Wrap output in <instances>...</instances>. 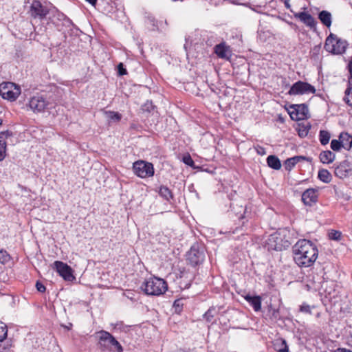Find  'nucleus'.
<instances>
[{"mask_svg": "<svg viewBox=\"0 0 352 352\" xmlns=\"http://www.w3.org/2000/svg\"><path fill=\"white\" fill-rule=\"evenodd\" d=\"M294 260L300 267L311 266L318 256L316 245L307 239L299 240L292 248Z\"/></svg>", "mask_w": 352, "mask_h": 352, "instance_id": "1", "label": "nucleus"}, {"mask_svg": "<svg viewBox=\"0 0 352 352\" xmlns=\"http://www.w3.org/2000/svg\"><path fill=\"white\" fill-rule=\"evenodd\" d=\"M292 244V237L288 231L279 230L269 236L267 246L269 250L283 251Z\"/></svg>", "mask_w": 352, "mask_h": 352, "instance_id": "2", "label": "nucleus"}, {"mask_svg": "<svg viewBox=\"0 0 352 352\" xmlns=\"http://www.w3.org/2000/svg\"><path fill=\"white\" fill-rule=\"evenodd\" d=\"M140 289L148 296H160L168 290V283L164 279L153 276L144 281Z\"/></svg>", "mask_w": 352, "mask_h": 352, "instance_id": "3", "label": "nucleus"}, {"mask_svg": "<svg viewBox=\"0 0 352 352\" xmlns=\"http://www.w3.org/2000/svg\"><path fill=\"white\" fill-rule=\"evenodd\" d=\"M347 43L338 38L336 34L331 33L326 38L324 48L333 54H342L346 51Z\"/></svg>", "mask_w": 352, "mask_h": 352, "instance_id": "4", "label": "nucleus"}, {"mask_svg": "<svg viewBox=\"0 0 352 352\" xmlns=\"http://www.w3.org/2000/svg\"><path fill=\"white\" fill-rule=\"evenodd\" d=\"M205 256L203 245L199 243H195L186 253V261L190 265L195 267L203 263Z\"/></svg>", "mask_w": 352, "mask_h": 352, "instance_id": "5", "label": "nucleus"}, {"mask_svg": "<svg viewBox=\"0 0 352 352\" xmlns=\"http://www.w3.org/2000/svg\"><path fill=\"white\" fill-rule=\"evenodd\" d=\"M197 159L192 160L191 155H182V161L186 165L190 166L193 169L200 170L208 173H214L217 168L213 164H207L204 162V159L199 155H197Z\"/></svg>", "mask_w": 352, "mask_h": 352, "instance_id": "6", "label": "nucleus"}, {"mask_svg": "<svg viewBox=\"0 0 352 352\" xmlns=\"http://www.w3.org/2000/svg\"><path fill=\"white\" fill-rule=\"evenodd\" d=\"M133 170L135 175L140 178L151 177L154 175L153 164L144 160H138L133 164Z\"/></svg>", "mask_w": 352, "mask_h": 352, "instance_id": "7", "label": "nucleus"}, {"mask_svg": "<svg viewBox=\"0 0 352 352\" xmlns=\"http://www.w3.org/2000/svg\"><path fill=\"white\" fill-rule=\"evenodd\" d=\"M20 94V87L13 82H6L0 85V95L3 99L14 101Z\"/></svg>", "mask_w": 352, "mask_h": 352, "instance_id": "8", "label": "nucleus"}, {"mask_svg": "<svg viewBox=\"0 0 352 352\" xmlns=\"http://www.w3.org/2000/svg\"><path fill=\"white\" fill-rule=\"evenodd\" d=\"M316 91V88L311 84L307 82L298 80L291 86L287 94L290 96L304 95L315 94Z\"/></svg>", "mask_w": 352, "mask_h": 352, "instance_id": "9", "label": "nucleus"}, {"mask_svg": "<svg viewBox=\"0 0 352 352\" xmlns=\"http://www.w3.org/2000/svg\"><path fill=\"white\" fill-rule=\"evenodd\" d=\"M288 113L293 120H302L309 117L308 106L305 103L291 104Z\"/></svg>", "mask_w": 352, "mask_h": 352, "instance_id": "10", "label": "nucleus"}, {"mask_svg": "<svg viewBox=\"0 0 352 352\" xmlns=\"http://www.w3.org/2000/svg\"><path fill=\"white\" fill-rule=\"evenodd\" d=\"M50 104V103L47 100V98L41 94H36L30 98L28 103L30 109L34 113L43 112L49 108Z\"/></svg>", "mask_w": 352, "mask_h": 352, "instance_id": "11", "label": "nucleus"}, {"mask_svg": "<svg viewBox=\"0 0 352 352\" xmlns=\"http://www.w3.org/2000/svg\"><path fill=\"white\" fill-rule=\"evenodd\" d=\"M324 269L320 266L316 268L311 274L308 276V281L311 283L312 287L315 289H320L322 287V284L326 281Z\"/></svg>", "mask_w": 352, "mask_h": 352, "instance_id": "12", "label": "nucleus"}, {"mask_svg": "<svg viewBox=\"0 0 352 352\" xmlns=\"http://www.w3.org/2000/svg\"><path fill=\"white\" fill-rule=\"evenodd\" d=\"M54 267L58 274L66 281L72 282L75 280V276L73 274L72 268L60 261H56L54 263Z\"/></svg>", "mask_w": 352, "mask_h": 352, "instance_id": "13", "label": "nucleus"}, {"mask_svg": "<svg viewBox=\"0 0 352 352\" xmlns=\"http://www.w3.org/2000/svg\"><path fill=\"white\" fill-rule=\"evenodd\" d=\"M49 13L48 9L38 0H34L30 6V14L34 18L44 19Z\"/></svg>", "mask_w": 352, "mask_h": 352, "instance_id": "14", "label": "nucleus"}, {"mask_svg": "<svg viewBox=\"0 0 352 352\" xmlns=\"http://www.w3.org/2000/svg\"><path fill=\"white\" fill-rule=\"evenodd\" d=\"M335 175L342 179L352 175V160L346 159L340 162L335 168Z\"/></svg>", "mask_w": 352, "mask_h": 352, "instance_id": "15", "label": "nucleus"}, {"mask_svg": "<svg viewBox=\"0 0 352 352\" xmlns=\"http://www.w3.org/2000/svg\"><path fill=\"white\" fill-rule=\"evenodd\" d=\"M318 190L316 188H308L302 194V201L305 206H311L318 202Z\"/></svg>", "mask_w": 352, "mask_h": 352, "instance_id": "16", "label": "nucleus"}, {"mask_svg": "<svg viewBox=\"0 0 352 352\" xmlns=\"http://www.w3.org/2000/svg\"><path fill=\"white\" fill-rule=\"evenodd\" d=\"M100 334L98 345L101 351H104L109 349V346L111 345V338L109 337H113L109 332L101 330L98 332Z\"/></svg>", "mask_w": 352, "mask_h": 352, "instance_id": "17", "label": "nucleus"}, {"mask_svg": "<svg viewBox=\"0 0 352 352\" xmlns=\"http://www.w3.org/2000/svg\"><path fill=\"white\" fill-rule=\"evenodd\" d=\"M295 16L299 19L304 24L309 27L311 29H316L317 22L315 19L308 12H300L296 13Z\"/></svg>", "mask_w": 352, "mask_h": 352, "instance_id": "18", "label": "nucleus"}, {"mask_svg": "<svg viewBox=\"0 0 352 352\" xmlns=\"http://www.w3.org/2000/svg\"><path fill=\"white\" fill-rule=\"evenodd\" d=\"M245 300L252 307L255 311H259L261 309L262 299L260 296H252L250 294L244 296Z\"/></svg>", "mask_w": 352, "mask_h": 352, "instance_id": "19", "label": "nucleus"}, {"mask_svg": "<svg viewBox=\"0 0 352 352\" xmlns=\"http://www.w3.org/2000/svg\"><path fill=\"white\" fill-rule=\"evenodd\" d=\"M318 19L327 28H330L332 23L331 14L327 10H322L318 13Z\"/></svg>", "mask_w": 352, "mask_h": 352, "instance_id": "20", "label": "nucleus"}, {"mask_svg": "<svg viewBox=\"0 0 352 352\" xmlns=\"http://www.w3.org/2000/svg\"><path fill=\"white\" fill-rule=\"evenodd\" d=\"M228 50L229 47L225 44V43L217 44L214 47V53L221 58H228L227 54Z\"/></svg>", "mask_w": 352, "mask_h": 352, "instance_id": "21", "label": "nucleus"}, {"mask_svg": "<svg viewBox=\"0 0 352 352\" xmlns=\"http://www.w3.org/2000/svg\"><path fill=\"white\" fill-rule=\"evenodd\" d=\"M267 166L274 170H280L281 168V162L277 155H267L266 160Z\"/></svg>", "mask_w": 352, "mask_h": 352, "instance_id": "22", "label": "nucleus"}, {"mask_svg": "<svg viewBox=\"0 0 352 352\" xmlns=\"http://www.w3.org/2000/svg\"><path fill=\"white\" fill-rule=\"evenodd\" d=\"M340 139L342 142V146L346 151H349L352 147V136L348 133H341Z\"/></svg>", "mask_w": 352, "mask_h": 352, "instance_id": "23", "label": "nucleus"}, {"mask_svg": "<svg viewBox=\"0 0 352 352\" xmlns=\"http://www.w3.org/2000/svg\"><path fill=\"white\" fill-rule=\"evenodd\" d=\"M300 158L298 155H294L293 157L287 159L283 163L285 170L290 171L297 163L300 162Z\"/></svg>", "mask_w": 352, "mask_h": 352, "instance_id": "24", "label": "nucleus"}, {"mask_svg": "<svg viewBox=\"0 0 352 352\" xmlns=\"http://www.w3.org/2000/svg\"><path fill=\"white\" fill-rule=\"evenodd\" d=\"M159 195L167 201L173 198V195L171 190L166 186H161L159 190Z\"/></svg>", "mask_w": 352, "mask_h": 352, "instance_id": "25", "label": "nucleus"}, {"mask_svg": "<svg viewBox=\"0 0 352 352\" xmlns=\"http://www.w3.org/2000/svg\"><path fill=\"white\" fill-rule=\"evenodd\" d=\"M217 314L215 307H210L203 315V318L207 322H212V320L215 315Z\"/></svg>", "mask_w": 352, "mask_h": 352, "instance_id": "26", "label": "nucleus"}, {"mask_svg": "<svg viewBox=\"0 0 352 352\" xmlns=\"http://www.w3.org/2000/svg\"><path fill=\"white\" fill-rule=\"evenodd\" d=\"M319 179L324 183H329L331 181L332 176L326 169L320 170L318 175Z\"/></svg>", "mask_w": 352, "mask_h": 352, "instance_id": "27", "label": "nucleus"}, {"mask_svg": "<svg viewBox=\"0 0 352 352\" xmlns=\"http://www.w3.org/2000/svg\"><path fill=\"white\" fill-rule=\"evenodd\" d=\"M268 311L270 314V318L272 320L274 321H278L281 320V317L280 315V311L278 309H275L272 307V305H270L268 306Z\"/></svg>", "mask_w": 352, "mask_h": 352, "instance_id": "28", "label": "nucleus"}, {"mask_svg": "<svg viewBox=\"0 0 352 352\" xmlns=\"http://www.w3.org/2000/svg\"><path fill=\"white\" fill-rule=\"evenodd\" d=\"M12 259L10 254L3 249L0 250V263L5 265L8 263Z\"/></svg>", "mask_w": 352, "mask_h": 352, "instance_id": "29", "label": "nucleus"}, {"mask_svg": "<svg viewBox=\"0 0 352 352\" xmlns=\"http://www.w3.org/2000/svg\"><path fill=\"white\" fill-rule=\"evenodd\" d=\"M173 307L175 313L180 314L183 311L184 299L183 298L176 299L173 302Z\"/></svg>", "mask_w": 352, "mask_h": 352, "instance_id": "30", "label": "nucleus"}, {"mask_svg": "<svg viewBox=\"0 0 352 352\" xmlns=\"http://www.w3.org/2000/svg\"><path fill=\"white\" fill-rule=\"evenodd\" d=\"M319 138H320V143L322 145H326L327 144L329 143V141L330 140L331 135H330V133L328 131H324V130H321L320 131Z\"/></svg>", "mask_w": 352, "mask_h": 352, "instance_id": "31", "label": "nucleus"}, {"mask_svg": "<svg viewBox=\"0 0 352 352\" xmlns=\"http://www.w3.org/2000/svg\"><path fill=\"white\" fill-rule=\"evenodd\" d=\"M8 336V327L6 323L0 320V342L4 341Z\"/></svg>", "mask_w": 352, "mask_h": 352, "instance_id": "32", "label": "nucleus"}, {"mask_svg": "<svg viewBox=\"0 0 352 352\" xmlns=\"http://www.w3.org/2000/svg\"><path fill=\"white\" fill-rule=\"evenodd\" d=\"M329 238L331 240L339 241L342 239V232L338 230H331L329 232Z\"/></svg>", "mask_w": 352, "mask_h": 352, "instance_id": "33", "label": "nucleus"}, {"mask_svg": "<svg viewBox=\"0 0 352 352\" xmlns=\"http://www.w3.org/2000/svg\"><path fill=\"white\" fill-rule=\"evenodd\" d=\"M105 113L108 115V118L110 120L116 122L120 121L122 118V115L118 112L108 111H106Z\"/></svg>", "mask_w": 352, "mask_h": 352, "instance_id": "34", "label": "nucleus"}, {"mask_svg": "<svg viewBox=\"0 0 352 352\" xmlns=\"http://www.w3.org/2000/svg\"><path fill=\"white\" fill-rule=\"evenodd\" d=\"M111 338V345L115 348L117 352H123V347L121 344L116 339L115 337H109Z\"/></svg>", "mask_w": 352, "mask_h": 352, "instance_id": "35", "label": "nucleus"}, {"mask_svg": "<svg viewBox=\"0 0 352 352\" xmlns=\"http://www.w3.org/2000/svg\"><path fill=\"white\" fill-rule=\"evenodd\" d=\"M331 148L334 151H339L340 148H342L340 139L333 140L331 142Z\"/></svg>", "mask_w": 352, "mask_h": 352, "instance_id": "36", "label": "nucleus"}, {"mask_svg": "<svg viewBox=\"0 0 352 352\" xmlns=\"http://www.w3.org/2000/svg\"><path fill=\"white\" fill-rule=\"evenodd\" d=\"M57 18L58 20H63V25H70L72 24V21L71 19H69L68 17H67L64 14L58 12L57 13Z\"/></svg>", "mask_w": 352, "mask_h": 352, "instance_id": "37", "label": "nucleus"}, {"mask_svg": "<svg viewBox=\"0 0 352 352\" xmlns=\"http://www.w3.org/2000/svg\"><path fill=\"white\" fill-rule=\"evenodd\" d=\"M12 346V341H6L4 344H0V352H8Z\"/></svg>", "mask_w": 352, "mask_h": 352, "instance_id": "38", "label": "nucleus"}, {"mask_svg": "<svg viewBox=\"0 0 352 352\" xmlns=\"http://www.w3.org/2000/svg\"><path fill=\"white\" fill-rule=\"evenodd\" d=\"M320 45H315L310 51V56L311 58L316 59L320 54Z\"/></svg>", "mask_w": 352, "mask_h": 352, "instance_id": "39", "label": "nucleus"}, {"mask_svg": "<svg viewBox=\"0 0 352 352\" xmlns=\"http://www.w3.org/2000/svg\"><path fill=\"white\" fill-rule=\"evenodd\" d=\"M155 106L151 101H146L142 107V109L144 111L151 112L153 110Z\"/></svg>", "mask_w": 352, "mask_h": 352, "instance_id": "40", "label": "nucleus"}, {"mask_svg": "<svg viewBox=\"0 0 352 352\" xmlns=\"http://www.w3.org/2000/svg\"><path fill=\"white\" fill-rule=\"evenodd\" d=\"M322 163H331L334 161L336 155H319Z\"/></svg>", "mask_w": 352, "mask_h": 352, "instance_id": "41", "label": "nucleus"}, {"mask_svg": "<svg viewBox=\"0 0 352 352\" xmlns=\"http://www.w3.org/2000/svg\"><path fill=\"white\" fill-rule=\"evenodd\" d=\"M117 69H118V74L119 76H124V75L127 74V70L125 68V67L122 63H120L118 65Z\"/></svg>", "mask_w": 352, "mask_h": 352, "instance_id": "42", "label": "nucleus"}, {"mask_svg": "<svg viewBox=\"0 0 352 352\" xmlns=\"http://www.w3.org/2000/svg\"><path fill=\"white\" fill-rule=\"evenodd\" d=\"M283 341H286L285 339L283 338H278L276 340H275L274 342V349L278 352V349H281L283 347L284 345H282V342Z\"/></svg>", "mask_w": 352, "mask_h": 352, "instance_id": "43", "label": "nucleus"}, {"mask_svg": "<svg viewBox=\"0 0 352 352\" xmlns=\"http://www.w3.org/2000/svg\"><path fill=\"white\" fill-rule=\"evenodd\" d=\"M300 311L306 314H311V307L309 305L303 303L300 307Z\"/></svg>", "mask_w": 352, "mask_h": 352, "instance_id": "44", "label": "nucleus"}, {"mask_svg": "<svg viewBox=\"0 0 352 352\" xmlns=\"http://www.w3.org/2000/svg\"><path fill=\"white\" fill-rule=\"evenodd\" d=\"M6 140L0 137V154H6Z\"/></svg>", "mask_w": 352, "mask_h": 352, "instance_id": "45", "label": "nucleus"}, {"mask_svg": "<svg viewBox=\"0 0 352 352\" xmlns=\"http://www.w3.org/2000/svg\"><path fill=\"white\" fill-rule=\"evenodd\" d=\"M35 286L37 291L41 293H44L46 290L45 286L39 280L36 281Z\"/></svg>", "mask_w": 352, "mask_h": 352, "instance_id": "46", "label": "nucleus"}, {"mask_svg": "<svg viewBox=\"0 0 352 352\" xmlns=\"http://www.w3.org/2000/svg\"><path fill=\"white\" fill-rule=\"evenodd\" d=\"M343 100L349 106L352 107V92L349 93V95L345 94Z\"/></svg>", "mask_w": 352, "mask_h": 352, "instance_id": "47", "label": "nucleus"}, {"mask_svg": "<svg viewBox=\"0 0 352 352\" xmlns=\"http://www.w3.org/2000/svg\"><path fill=\"white\" fill-rule=\"evenodd\" d=\"M308 133V129L302 128V126H300L298 130V134L300 137L306 136Z\"/></svg>", "mask_w": 352, "mask_h": 352, "instance_id": "48", "label": "nucleus"}, {"mask_svg": "<svg viewBox=\"0 0 352 352\" xmlns=\"http://www.w3.org/2000/svg\"><path fill=\"white\" fill-rule=\"evenodd\" d=\"M282 345H284L283 348L278 349V352H289V346L287 344L286 341H283L282 342Z\"/></svg>", "mask_w": 352, "mask_h": 352, "instance_id": "49", "label": "nucleus"}, {"mask_svg": "<svg viewBox=\"0 0 352 352\" xmlns=\"http://www.w3.org/2000/svg\"><path fill=\"white\" fill-rule=\"evenodd\" d=\"M352 92V79H349L348 87L344 91V94L349 95V93Z\"/></svg>", "mask_w": 352, "mask_h": 352, "instance_id": "50", "label": "nucleus"}, {"mask_svg": "<svg viewBox=\"0 0 352 352\" xmlns=\"http://www.w3.org/2000/svg\"><path fill=\"white\" fill-rule=\"evenodd\" d=\"M347 68H348V70H349V79H352V57L350 59L348 65H347Z\"/></svg>", "mask_w": 352, "mask_h": 352, "instance_id": "51", "label": "nucleus"}, {"mask_svg": "<svg viewBox=\"0 0 352 352\" xmlns=\"http://www.w3.org/2000/svg\"><path fill=\"white\" fill-rule=\"evenodd\" d=\"M298 157H301L300 158V161H303V160H305V161H307V162H311L312 161V158L309 156H307V155H298Z\"/></svg>", "mask_w": 352, "mask_h": 352, "instance_id": "52", "label": "nucleus"}, {"mask_svg": "<svg viewBox=\"0 0 352 352\" xmlns=\"http://www.w3.org/2000/svg\"><path fill=\"white\" fill-rule=\"evenodd\" d=\"M333 352H352V351L349 349H346L345 348H338L335 350Z\"/></svg>", "mask_w": 352, "mask_h": 352, "instance_id": "53", "label": "nucleus"}, {"mask_svg": "<svg viewBox=\"0 0 352 352\" xmlns=\"http://www.w3.org/2000/svg\"><path fill=\"white\" fill-rule=\"evenodd\" d=\"M148 20L153 27L156 26L154 18L148 17Z\"/></svg>", "mask_w": 352, "mask_h": 352, "instance_id": "54", "label": "nucleus"}, {"mask_svg": "<svg viewBox=\"0 0 352 352\" xmlns=\"http://www.w3.org/2000/svg\"><path fill=\"white\" fill-rule=\"evenodd\" d=\"M85 1L94 6H95L97 3V0H85Z\"/></svg>", "mask_w": 352, "mask_h": 352, "instance_id": "55", "label": "nucleus"}, {"mask_svg": "<svg viewBox=\"0 0 352 352\" xmlns=\"http://www.w3.org/2000/svg\"><path fill=\"white\" fill-rule=\"evenodd\" d=\"M302 128L307 129L309 131L311 129V124L307 123L306 125H302Z\"/></svg>", "mask_w": 352, "mask_h": 352, "instance_id": "56", "label": "nucleus"}, {"mask_svg": "<svg viewBox=\"0 0 352 352\" xmlns=\"http://www.w3.org/2000/svg\"><path fill=\"white\" fill-rule=\"evenodd\" d=\"M320 154H325V155L329 154L330 155V154H333V153L331 151H324L321 152Z\"/></svg>", "mask_w": 352, "mask_h": 352, "instance_id": "57", "label": "nucleus"}, {"mask_svg": "<svg viewBox=\"0 0 352 352\" xmlns=\"http://www.w3.org/2000/svg\"><path fill=\"white\" fill-rule=\"evenodd\" d=\"M6 155H0V162L3 161Z\"/></svg>", "mask_w": 352, "mask_h": 352, "instance_id": "58", "label": "nucleus"}, {"mask_svg": "<svg viewBox=\"0 0 352 352\" xmlns=\"http://www.w3.org/2000/svg\"><path fill=\"white\" fill-rule=\"evenodd\" d=\"M285 7H286V8H289V7H290V6H289V3H288L287 1H285Z\"/></svg>", "mask_w": 352, "mask_h": 352, "instance_id": "59", "label": "nucleus"}, {"mask_svg": "<svg viewBox=\"0 0 352 352\" xmlns=\"http://www.w3.org/2000/svg\"><path fill=\"white\" fill-rule=\"evenodd\" d=\"M258 154H265V151L262 149V151H257Z\"/></svg>", "mask_w": 352, "mask_h": 352, "instance_id": "60", "label": "nucleus"}, {"mask_svg": "<svg viewBox=\"0 0 352 352\" xmlns=\"http://www.w3.org/2000/svg\"><path fill=\"white\" fill-rule=\"evenodd\" d=\"M193 185H191V186H189L188 188L190 190V191H192V188H193Z\"/></svg>", "mask_w": 352, "mask_h": 352, "instance_id": "61", "label": "nucleus"}, {"mask_svg": "<svg viewBox=\"0 0 352 352\" xmlns=\"http://www.w3.org/2000/svg\"><path fill=\"white\" fill-rule=\"evenodd\" d=\"M193 185H191V186H189L188 188L190 190V191H192V188H193Z\"/></svg>", "mask_w": 352, "mask_h": 352, "instance_id": "62", "label": "nucleus"}, {"mask_svg": "<svg viewBox=\"0 0 352 352\" xmlns=\"http://www.w3.org/2000/svg\"><path fill=\"white\" fill-rule=\"evenodd\" d=\"M2 124V120L0 118V126Z\"/></svg>", "mask_w": 352, "mask_h": 352, "instance_id": "63", "label": "nucleus"}, {"mask_svg": "<svg viewBox=\"0 0 352 352\" xmlns=\"http://www.w3.org/2000/svg\"><path fill=\"white\" fill-rule=\"evenodd\" d=\"M184 154L188 155V154H189V153H188V152H186V153H185Z\"/></svg>", "mask_w": 352, "mask_h": 352, "instance_id": "64", "label": "nucleus"}]
</instances>
